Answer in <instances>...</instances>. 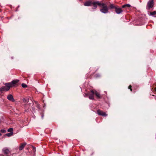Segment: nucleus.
<instances>
[{
    "instance_id": "f257e3e1",
    "label": "nucleus",
    "mask_w": 156,
    "mask_h": 156,
    "mask_svg": "<svg viewBox=\"0 0 156 156\" xmlns=\"http://www.w3.org/2000/svg\"><path fill=\"white\" fill-rule=\"evenodd\" d=\"M92 5H93V6L92 9H95L97 8V5H98L100 7V6H103L104 5V3H101L98 1H92Z\"/></svg>"
},
{
    "instance_id": "f03ea898",
    "label": "nucleus",
    "mask_w": 156,
    "mask_h": 156,
    "mask_svg": "<svg viewBox=\"0 0 156 156\" xmlns=\"http://www.w3.org/2000/svg\"><path fill=\"white\" fill-rule=\"evenodd\" d=\"M4 85L6 86H3L0 88V92H2L4 91H8L10 89L9 84L8 83H5Z\"/></svg>"
},
{
    "instance_id": "7ed1b4c3",
    "label": "nucleus",
    "mask_w": 156,
    "mask_h": 156,
    "mask_svg": "<svg viewBox=\"0 0 156 156\" xmlns=\"http://www.w3.org/2000/svg\"><path fill=\"white\" fill-rule=\"evenodd\" d=\"M104 5L103 6H100V7L103 8L100 9V11L101 12L104 13H107L108 12V8L106 4L104 3Z\"/></svg>"
},
{
    "instance_id": "20e7f679",
    "label": "nucleus",
    "mask_w": 156,
    "mask_h": 156,
    "mask_svg": "<svg viewBox=\"0 0 156 156\" xmlns=\"http://www.w3.org/2000/svg\"><path fill=\"white\" fill-rule=\"evenodd\" d=\"M19 82V80H14L10 83H7L9 84L10 88L11 87H15L17 85V83Z\"/></svg>"
},
{
    "instance_id": "39448f33",
    "label": "nucleus",
    "mask_w": 156,
    "mask_h": 156,
    "mask_svg": "<svg viewBox=\"0 0 156 156\" xmlns=\"http://www.w3.org/2000/svg\"><path fill=\"white\" fill-rule=\"evenodd\" d=\"M97 113L98 115L103 116H107V114L105 112H103L99 109L97 110Z\"/></svg>"
},
{
    "instance_id": "423d86ee",
    "label": "nucleus",
    "mask_w": 156,
    "mask_h": 156,
    "mask_svg": "<svg viewBox=\"0 0 156 156\" xmlns=\"http://www.w3.org/2000/svg\"><path fill=\"white\" fill-rule=\"evenodd\" d=\"M153 1L152 0L150 1H149L147 4V9H150L151 8L153 7Z\"/></svg>"
},
{
    "instance_id": "0eeeda50",
    "label": "nucleus",
    "mask_w": 156,
    "mask_h": 156,
    "mask_svg": "<svg viewBox=\"0 0 156 156\" xmlns=\"http://www.w3.org/2000/svg\"><path fill=\"white\" fill-rule=\"evenodd\" d=\"M92 1L90 0L87 1L84 3V5L85 6H90L92 5Z\"/></svg>"
},
{
    "instance_id": "6e6552de",
    "label": "nucleus",
    "mask_w": 156,
    "mask_h": 156,
    "mask_svg": "<svg viewBox=\"0 0 156 156\" xmlns=\"http://www.w3.org/2000/svg\"><path fill=\"white\" fill-rule=\"evenodd\" d=\"M7 98L10 101H12V102L15 101V100L12 94H9L7 96Z\"/></svg>"
},
{
    "instance_id": "1a4fd4ad",
    "label": "nucleus",
    "mask_w": 156,
    "mask_h": 156,
    "mask_svg": "<svg viewBox=\"0 0 156 156\" xmlns=\"http://www.w3.org/2000/svg\"><path fill=\"white\" fill-rule=\"evenodd\" d=\"M115 10L116 12L118 14H120L122 12V9L120 8L116 7L115 8Z\"/></svg>"
},
{
    "instance_id": "9d476101",
    "label": "nucleus",
    "mask_w": 156,
    "mask_h": 156,
    "mask_svg": "<svg viewBox=\"0 0 156 156\" xmlns=\"http://www.w3.org/2000/svg\"><path fill=\"white\" fill-rule=\"evenodd\" d=\"M91 92L92 94H89V98L90 99L93 100L94 99V92L93 90H92L91 91Z\"/></svg>"
},
{
    "instance_id": "9b49d317",
    "label": "nucleus",
    "mask_w": 156,
    "mask_h": 156,
    "mask_svg": "<svg viewBox=\"0 0 156 156\" xmlns=\"http://www.w3.org/2000/svg\"><path fill=\"white\" fill-rule=\"evenodd\" d=\"M27 144L26 143L21 144L20 145V146L19 147V149L20 151L22 150L24 148Z\"/></svg>"
},
{
    "instance_id": "f8f14e48",
    "label": "nucleus",
    "mask_w": 156,
    "mask_h": 156,
    "mask_svg": "<svg viewBox=\"0 0 156 156\" xmlns=\"http://www.w3.org/2000/svg\"><path fill=\"white\" fill-rule=\"evenodd\" d=\"M2 151L4 153L6 154H8L9 152V149L6 148H4Z\"/></svg>"
},
{
    "instance_id": "ddd939ff",
    "label": "nucleus",
    "mask_w": 156,
    "mask_h": 156,
    "mask_svg": "<svg viewBox=\"0 0 156 156\" xmlns=\"http://www.w3.org/2000/svg\"><path fill=\"white\" fill-rule=\"evenodd\" d=\"M130 5L129 4H127L124 5L122 6V8H125L126 9H127V8H129L130 7Z\"/></svg>"
},
{
    "instance_id": "4468645a",
    "label": "nucleus",
    "mask_w": 156,
    "mask_h": 156,
    "mask_svg": "<svg viewBox=\"0 0 156 156\" xmlns=\"http://www.w3.org/2000/svg\"><path fill=\"white\" fill-rule=\"evenodd\" d=\"M94 94H95V95L98 98H101L100 95V94L97 91H95V92H94Z\"/></svg>"
},
{
    "instance_id": "2eb2a0df",
    "label": "nucleus",
    "mask_w": 156,
    "mask_h": 156,
    "mask_svg": "<svg viewBox=\"0 0 156 156\" xmlns=\"http://www.w3.org/2000/svg\"><path fill=\"white\" fill-rule=\"evenodd\" d=\"M13 133L12 132H10L9 133H7L5 134V135L8 137H10V136H11L13 134Z\"/></svg>"
},
{
    "instance_id": "dca6fc26",
    "label": "nucleus",
    "mask_w": 156,
    "mask_h": 156,
    "mask_svg": "<svg viewBox=\"0 0 156 156\" xmlns=\"http://www.w3.org/2000/svg\"><path fill=\"white\" fill-rule=\"evenodd\" d=\"M150 14L151 16H154L156 14V12L154 11L153 12H151L150 13Z\"/></svg>"
},
{
    "instance_id": "f3484780",
    "label": "nucleus",
    "mask_w": 156,
    "mask_h": 156,
    "mask_svg": "<svg viewBox=\"0 0 156 156\" xmlns=\"http://www.w3.org/2000/svg\"><path fill=\"white\" fill-rule=\"evenodd\" d=\"M110 8L111 9H112L113 8H115H115H116V7H115L113 4H111L110 5Z\"/></svg>"
},
{
    "instance_id": "a211bd4d",
    "label": "nucleus",
    "mask_w": 156,
    "mask_h": 156,
    "mask_svg": "<svg viewBox=\"0 0 156 156\" xmlns=\"http://www.w3.org/2000/svg\"><path fill=\"white\" fill-rule=\"evenodd\" d=\"M22 86L23 88H26L27 87V86L26 84L23 83L22 84Z\"/></svg>"
},
{
    "instance_id": "6ab92c4d",
    "label": "nucleus",
    "mask_w": 156,
    "mask_h": 156,
    "mask_svg": "<svg viewBox=\"0 0 156 156\" xmlns=\"http://www.w3.org/2000/svg\"><path fill=\"white\" fill-rule=\"evenodd\" d=\"M13 131V129L12 128H10L8 129V132H12Z\"/></svg>"
},
{
    "instance_id": "aec40b11",
    "label": "nucleus",
    "mask_w": 156,
    "mask_h": 156,
    "mask_svg": "<svg viewBox=\"0 0 156 156\" xmlns=\"http://www.w3.org/2000/svg\"><path fill=\"white\" fill-rule=\"evenodd\" d=\"M23 101L24 102H28V100L27 99H23Z\"/></svg>"
},
{
    "instance_id": "412c9836",
    "label": "nucleus",
    "mask_w": 156,
    "mask_h": 156,
    "mask_svg": "<svg viewBox=\"0 0 156 156\" xmlns=\"http://www.w3.org/2000/svg\"><path fill=\"white\" fill-rule=\"evenodd\" d=\"M1 132L3 133H5L6 132V131L4 129H2L1 130Z\"/></svg>"
},
{
    "instance_id": "4be33fe9",
    "label": "nucleus",
    "mask_w": 156,
    "mask_h": 156,
    "mask_svg": "<svg viewBox=\"0 0 156 156\" xmlns=\"http://www.w3.org/2000/svg\"><path fill=\"white\" fill-rule=\"evenodd\" d=\"M132 87L131 85H129L128 87V88L130 89L131 91H132V89L131 88Z\"/></svg>"
},
{
    "instance_id": "5701e85b",
    "label": "nucleus",
    "mask_w": 156,
    "mask_h": 156,
    "mask_svg": "<svg viewBox=\"0 0 156 156\" xmlns=\"http://www.w3.org/2000/svg\"><path fill=\"white\" fill-rule=\"evenodd\" d=\"M87 96H88V94H85V95H84V96L85 97H87Z\"/></svg>"
},
{
    "instance_id": "b1692460",
    "label": "nucleus",
    "mask_w": 156,
    "mask_h": 156,
    "mask_svg": "<svg viewBox=\"0 0 156 156\" xmlns=\"http://www.w3.org/2000/svg\"><path fill=\"white\" fill-rule=\"evenodd\" d=\"M33 150L34 151H35L36 150V148L35 147H33Z\"/></svg>"
},
{
    "instance_id": "393cba45",
    "label": "nucleus",
    "mask_w": 156,
    "mask_h": 156,
    "mask_svg": "<svg viewBox=\"0 0 156 156\" xmlns=\"http://www.w3.org/2000/svg\"><path fill=\"white\" fill-rule=\"evenodd\" d=\"M33 150L34 151H35L36 150V148L35 147H33Z\"/></svg>"
},
{
    "instance_id": "a878e982",
    "label": "nucleus",
    "mask_w": 156,
    "mask_h": 156,
    "mask_svg": "<svg viewBox=\"0 0 156 156\" xmlns=\"http://www.w3.org/2000/svg\"><path fill=\"white\" fill-rule=\"evenodd\" d=\"M37 107L38 108V109H40V106L39 105H37Z\"/></svg>"
},
{
    "instance_id": "bb28decb",
    "label": "nucleus",
    "mask_w": 156,
    "mask_h": 156,
    "mask_svg": "<svg viewBox=\"0 0 156 156\" xmlns=\"http://www.w3.org/2000/svg\"><path fill=\"white\" fill-rule=\"evenodd\" d=\"M41 117H42V118L43 119V117H44V115L43 114H42Z\"/></svg>"
},
{
    "instance_id": "cd10ccee",
    "label": "nucleus",
    "mask_w": 156,
    "mask_h": 156,
    "mask_svg": "<svg viewBox=\"0 0 156 156\" xmlns=\"http://www.w3.org/2000/svg\"><path fill=\"white\" fill-rule=\"evenodd\" d=\"M155 91L156 92V87L155 88Z\"/></svg>"
},
{
    "instance_id": "c85d7f7f",
    "label": "nucleus",
    "mask_w": 156,
    "mask_h": 156,
    "mask_svg": "<svg viewBox=\"0 0 156 156\" xmlns=\"http://www.w3.org/2000/svg\"><path fill=\"white\" fill-rule=\"evenodd\" d=\"M1 135H1V133H0V136H1Z\"/></svg>"
},
{
    "instance_id": "c756f323",
    "label": "nucleus",
    "mask_w": 156,
    "mask_h": 156,
    "mask_svg": "<svg viewBox=\"0 0 156 156\" xmlns=\"http://www.w3.org/2000/svg\"><path fill=\"white\" fill-rule=\"evenodd\" d=\"M36 103L37 104V102H36Z\"/></svg>"
}]
</instances>
